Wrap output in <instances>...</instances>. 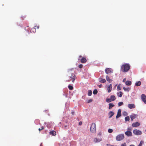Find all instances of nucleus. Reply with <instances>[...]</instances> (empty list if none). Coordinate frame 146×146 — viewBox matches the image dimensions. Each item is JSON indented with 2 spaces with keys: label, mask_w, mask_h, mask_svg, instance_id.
<instances>
[{
  "label": "nucleus",
  "mask_w": 146,
  "mask_h": 146,
  "mask_svg": "<svg viewBox=\"0 0 146 146\" xmlns=\"http://www.w3.org/2000/svg\"><path fill=\"white\" fill-rule=\"evenodd\" d=\"M67 76L68 77L66 80L67 82H69L71 80L72 82H73L76 78L75 74L71 70L68 71Z\"/></svg>",
  "instance_id": "obj_1"
},
{
  "label": "nucleus",
  "mask_w": 146,
  "mask_h": 146,
  "mask_svg": "<svg viewBox=\"0 0 146 146\" xmlns=\"http://www.w3.org/2000/svg\"><path fill=\"white\" fill-rule=\"evenodd\" d=\"M130 68L129 65L127 64H123L121 67V71L124 72H125L128 71Z\"/></svg>",
  "instance_id": "obj_2"
},
{
  "label": "nucleus",
  "mask_w": 146,
  "mask_h": 146,
  "mask_svg": "<svg viewBox=\"0 0 146 146\" xmlns=\"http://www.w3.org/2000/svg\"><path fill=\"white\" fill-rule=\"evenodd\" d=\"M124 138V135L123 134H120L118 135L116 137V140L117 141H120Z\"/></svg>",
  "instance_id": "obj_3"
},
{
  "label": "nucleus",
  "mask_w": 146,
  "mask_h": 146,
  "mask_svg": "<svg viewBox=\"0 0 146 146\" xmlns=\"http://www.w3.org/2000/svg\"><path fill=\"white\" fill-rule=\"evenodd\" d=\"M90 131L92 133H94L96 131V124L94 123H92L90 128Z\"/></svg>",
  "instance_id": "obj_4"
},
{
  "label": "nucleus",
  "mask_w": 146,
  "mask_h": 146,
  "mask_svg": "<svg viewBox=\"0 0 146 146\" xmlns=\"http://www.w3.org/2000/svg\"><path fill=\"white\" fill-rule=\"evenodd\" d=\"M133 133L136 135H141L142 133L141 131L137 129L134 130L133 131Z\"/></svg>",
  "instance_id": "obj_5"
},
{
  "label": "nucleus",
  "mask_w": 146,
  "mask_h": 146,
  "mask_svg": "<svg viewBox=\"0 0 146 146\" xmlns=\"http://www.w3.org/2000/svg\"><path fill=\"white\" fill-rule=\"evenodd\" d=\"M105 72L106 74H110L113 72V70L111 68H107L105 69Z\"/></svg>",
  "instance_id": "obj_6"
},
{
  "label": "nucleus",
  "mask_w": 146,
  "mask_h": 146,
  "mask_svg": "<svg viewBox=\"0 0 146 146\" xmlns=\"http://www.w3.org/2000/svg\"><path fill=\"white\" fill-rule=\"evenodd\" d=\"M141 97L142 100L144 103L146 104V96L144 94H142Z\"/></svg>",
  "instance_id": "obj_7"
},
{
  "label": "nucleus",
  "mask_w": 146,
  "mask_h": 146,
  "mask_svg": "<svg viewBox=\"0 0 146 146\" xmlns=\"http://www.w3.org/2000/svg\"><path fill=\"white\" fill-rule=\"evenodd\" d=\"M121 110L120 109L118 110L117 115L116 117V118H118L121 116Z\"/></svg>",
  "instance_id": "obj_8"
},
{
  "label": "nucleus",
  "mask_w": 146,
  "mask_h": 146,
  "mask_svg": "<svg viewBox=\"0 0 146 146\" xmlns=\"http://www.w3.org/2000/svg\"><path fill=\"white\" fill-rule=\"evenodd\" d=\"M140 123L138 122H136L135 123H133L132 125V126L133 127H138L139 126Z\"/></svg>",
  "instance_id": "obj_9"
},
{
  "label": "nucleus",
  "mask_w": 146,
  "mask_h": 146,
  "mask_svg": "<svg viewBox=\"0 0 146 146\" xmlns=\"http://www.w3.org/2000/svg\"><path fill=\"white\" fill-rule=\"evenodd\" d=\"M125 133L128 137L131 136L132 135V133L130 131H126L125 132Z\"/></svg>",
  "instance_id": "obj_10"
},
{
  "label": "nucleus",
  "mask_w": 146,
  "mask_h": 146,
  "mask_svg": "<svg viewBox=\"0 0 146 146\" xmlns=\"http://www.w3.org/2000/svg\"><path fill=\"white\" fill-rule=\"evenodd\" d=\"M114 113L112 111H110L108 114L109 115V118H111L114 115Z\"/></svg>",
  "instance_id": "obj_11"
},
{
  "label": "nucleus",
  "mask_w": 146,
  "mask_h": 146,
  "mask_svg": "<svg viewBox=\"0 0 146 146\" xmlns=\"http://www.w3.org/2000/svg\"><path fill=\"white\" fill-rule=\"evenodd\" d=\"M127 106L130 109H133L135 108V106L133 104H128Z\"/></svg>",
  "instance_id": "obj_12"
},
{
  "label": "nucleus",
  "mask_w": 146,
  "mask_h": 146,
  "mask_svg": "<svg viewBox=\"0 0 146 146\" xmlns=\"http://www.w3.org/2000/svg\"><path fill=\"white\" fill-rule=\"evenodd\" d=\"M112 85L111 84H110L109 85V86L107 88V90L108 92L109 93L110 92L111 90H112Z\"/></svg>",
  "instance_id": "obj_13"
},
{
  "label": "nucleus",
  "mask_w": 146,
  "mask_h": 146,
  "mask_svg": "<svg viewBox=\"0 0 146 146\" xmlns=\"http://www.w3.org/2000/svg\"><path fill=\"white\" fill-rule=\"evenodd\" d=\"M99 81L102 83H105L106 82V80L104 79H103L102 78H99Z\"/></svg>",
  "instance_id": "obj_14"
},
{
  "label": "nucleus",
  "mask_w": 146,
  "mask_h": 146,
  "mask_svg": "<svg viewBox=\"0 0 146 146\" xmlns=\"http://www.w3.org/2000/svg\"><path fill=\"white\" fill-rule=\"evenodd\" d=\"M80 61L81 63H84L86 62L87 60L85 58L83 57L81 59Z\"/></svg>",
  "instance_id": "obj_15"
},
{
  "label": "nucleus",
  "mask_w": 146,
  "mask_h": 146,
  "mask_svg": "<svg viewBox=\"0 0 146 146\" xmlns=\"http://www.w3.org/2000/svg\"><path fill=\"white\" fill-rule=\"evenodd\" d=\"M109 109L110 110L112 108V107H113L115 106V105L114 104H113L112 103H109Z\"/></svg>",
  "instance_id": "obj_16"
},
{
  "label": "nucleus",
  "mask_w": 146,
  "mask_h": 146,
  "mask_svg": "<svg viewBox=\"0 0 146 146\" xmlns=\"http://www.w3.org/2000/svg\"><path fill=\"white\" fill-rule=\"evenodd\" d=\"M106 79L107 80L109 83H111L112 81V80L110 79V78L108 76H106Z\"/></svg>",
  "instance_id": "obj_17"
},
{
  "label": "nucleus",
  "mask_w": 146,
  "mask_h": 146,
  "mask_svg": "<svg viewBox=\"0 0 146 146\" xmlns=\"http://www.w3.org/2000/svg\"><path fill=\"white\" fill-rule=\"evenodd\" d=\"M50 134L52 135H55L56 134V132L54 131H51L50 132Z\"/></svg>",
  "instance_id": "obj_18"
},
{
  "label": "nucleus",
  "mask_w": 146,
  "mask_h": 146,
  "mask_svg": "<svg viewBox=\"0 0 146 146\" xmlns=\"http://www.w3.org/2000/svg\"><path fill=\"white\" fill-rule=\"evenodd\" d=\"M125 84L127 86H130L131 84V82L130 81L127 80L125 82Z\"/></svg>",
  "instance_id": "obj_19"
},
{
  "label": "nucleus",
  "mask_w": 146,
  "mask_h": 146,
  "mask_svg": "<svg viewBox=\"0 0 146 146\" xmlns=\"http://www.w3.org/2000/svg\"><path fill=\"white\" fill-rule=\"evenodd\" d=\"M141 84V82L140 81H138V82H136L135 83V85L136 86H140Z\"/></svg>",
  "instance_id": "obj_20"
},
{
  "label": "nucleus",
  "mask_w": 146,
  "mask_h": 146,
  "mask_svg": "<svg viewBox=\"0 0 146 146\" xmlns=\"http://www.w3.org/2000/svg\"><path fill=\"white\" fill-rule=\"evenodd\" d=\"M117 95L118 96L121 97L123 95V93L121 92H119L117 93Z\"/></svg>",
  "instance_id": "obj_21"
},
{
  "label": "nucleus",
  "mask_w": 146,
  "mask_h": 146,
  "mask_svg": "<svg viewBox=\"0 0 146 146\" xmlns=\"http://www.w3.org/2000/svg\"><path fill=\"white\" fill-rule=\"evenodd\" d=\"M110 98L112 101H113L115 100L116 99L115 96L114 95L111 96H110Z\"/></svg>",
  "instance_id": "obj_22"
},
{
  "label": "nucleus",
  "mask_w": 146,
  "mask_h": 146,
  "mask_svg": "<svg viewBox=\"0 0 146 146\" xmlns=\"http://www.w3.org/2000/svg\"><path fill=\"white\" fill-rule=\"evenodd\" d=\"M136 117V115H131L130 118L132 121H133V119Z\"/></svg>",
  "instance_id": "obj_23"
},
{
  "label": "nucleus",
  "mask_w": 146,
  "mask_h": 146,
  "mask_svg": "<svg viewBox=\"0 0 146 146\" xmlns=\"http://www.w3.org/2000/svg\"><path fill=\"white\" fill-rule=\"evenodd\" d=\"M123 89L125 91H129L130 90V88H126L125 87H123Z\"/></svg>",
  "instance_id": "obj_24"
},
{
  "label": "nucleus",
  "mask_w": 146,
  "mask_h": 146,
  "mask_svg": "<svg viewBox=\"0 0 146 146\" xmlns=\"http://www.w3.org/2000/svg\"><path fill=\"white\" fill-rule=\"evenodd\" d=\"M144 142L143 141H140V143L138 145V146H142L143 144L144 143Z\"/></svg>",
  "instance_id": "obj_25"
},
{
  "label": "nucleus",
  "mask_w": 146,
  "mask_h": 146,
  "mask_svg": "<svg viewBox=\"0 0 146 146\" xmlns=\"http://www.w3.org/2000/svg\"><path fill=\"white\" fill-rule=\"evenodd\" d=\"M92 94V91L91 90H90L88 91V96H91Z\"/></svg>",
  "instance_id": "obj_26"
},
{
  "label": "nucleus",
  "mask_w": 146,
  "mask_h": 146,
  "mask_svg": "<svg viewBox=\"0 0 146 146\" xmlns=\"http://www.w3.org/2000/svg\"><path fill=\"white\" fill-rule=\"evenodd\" d=\"M106 101L108 103H109L112 101L111 100L110 98H107L106 99Z\"/></svg>",
  "instance_id": "obj_27"
},
{
  "label": "nucleus",
  "mask_w": 146,
  "mask_h": 146,
  "mask_svg": "<svg viewBox=\"0 0 146 146\" xmlns=\"http://www.w3.org/2000/svg\"><path fill=\"white\" fill-rule=\"evenodd\" d=\"M98 91L96 89L94 90L93 91V93L95 95L97 94L98 93Z\"/></svg>",
  "instance_id": "obj_28"
},
{
  "label": "nucleus",
  "mask_w": 146,
  "mask_h": 146,
  "mask_svg": "<svg viewBox=\"0 0 146 146\" xmlns=\"http://www.w3.org/2000/svg\"><path fill=\"white\" fill-rule=\"evenodd\" d=\"M68 88L70 90H72L73 89V86L71 85H69L68 86Z\"/></svg>",
  "instance_id": "obj_29"
},
{
  "label": "nucleus",
  "mask_w": 146,
  "mask_h": 146,
  "mask_svg": "<svg viewBox=\"0 0 146 146\" xmlns=\"http://www.w3.org/2000/svg\"><path fill=\"white\" fill-rule=\"evenodd\" d=\"M125 119L126 121H129L130 119V118L129 116H127L125 117Z\"/></svg>",
  "instance_id": "obj_30"
},
{
  "label": "nucleus",
  "mask_w": 146,
  "mask_h": 146,
  "mask_svg": "<svg viewBox=\"0 0 146 146\" xmlns=\"http://www.w3.org/2000/svg\"><path fill=\"white\" fill-rule=\"evenodd\" d=\"M113 130L112 129H108V131L110 133H112L113 132Z\"/></svg>",
  "instance_id": "obj_31"
},
{
  "label": "nucleus",
  "mask_w": 146,
  "mask_h": 146,
  "mask_svg": "<svg viewBox=\"0 0 146 146\" xmlns=\"http://www.w3.org/2000/svg\"><path fill=\"white\" fill-rule=\"evenodd\" d=\"M123 104V103L122 102H119L118 103L119 106H120Z\"/></svg>",
  "instance_id": "obj_32"
},
{
  "label": "nucleus",
  "mask_w": 146,
  "mask_h": 146,
  "mask_svg": "<svg viewBox=\"0 0 146 146\" xmlns=\"http://www.w3.org/2000/svg\"><path fill=\"white\" fill-rule=\"evenodd\" d=\"M44 129V127L43 126H42L41 128H39L38 129L39 131H40Z\"/></svg>",
  "instance_id": "obj_33"
},
{
  "label": "nucleus",
  "mask_w": 146,
  "mask_h": 146,
  "mask_svg": "<svg viewBox=\"0 0 146 146\" xmlns=\"http://www.w3.org/2000/svg\"><path fill=\"white\" fill-rule=\"evenodd\" d=\"M92 100L91 99H90V100H88V101L87 102L88 103H90L91 102H92Z\"/></svg>",
  "instance_id": "obj_34"
},
{
  "label": "nucleus",
  "mask_w": 146,
  "mask_h": 146,
  "mask_svg": "<svg viewBox=\"0 0 146 146\" xmlns=\"http://www.w3.org/2000/svg\"><path fill=\"white\" fill-rule=\"evenodd\" d=\"M117 89L119 90H121V88H120V86L119 85L117 86Z\"/></svg>",
  "instance_id": "obj_35"
},
{
  "label": "nucleus",
  "mask_w": 146,
  "mask_h": 146,
  "mask_svg": "<svg viewBox=\"0 0 146 146\" xmlns=\"http://www.w3.org/2000/svg\"><path fill=\"white\" fill-rule=\"evenodd\" d=\"M82 67H83V65L82 64H80L79 66V67L80 68H82Z\"/></svg>",
  "instance_id": "obj_36"
},
{
  "label": "nucleus",
  "mask_w": 146,
  "mask_h": 146,
  "mask_svg": "<svg viewBox=\"0 0 146 146\" xmlns=\"http://www.w3.org/2000/svg\"><path fill=\"white\" fill-rule=\"evenodd\" d=\"M121 146H126V143H124L121 145Z\"/></svg>",
  "instance_id": "obj_37"
},
{
  "label": "nucleus",
  "mask_w": 146,
  "mask_h": 146,
  "mask_svg": "<svg viewBox=\"0 0 146 146\" xmlns=\"http://www.w3.org/2000/svg\"><path fill=\"white\" fill-rule=\"evenodd\" d=\"M94 141L95 142H97L98 141V139H97L96 138H95L94 139Z\"/></svg>",
  "instance_id": "obj_38"
},
{
  "label": "nucleus",
  "mask_w": 146,
  "mask_h": 146,
  "mask_svg": "<svg viewBox=\"0 0 146 146\" xmlns=\"http://www.w3.org/2000/svg\"><path fill=\"white\" fill-rule=\"evenodd\" d=\"M107 146H114L113 145H111L110 144H107Z\"/></svg>",
  "instance_id": "obj_39"
},
{
  "label": "nucleus",
  "mask_w": 146,
  "mask_h": 146,
  "mask_svg": "<svg viewBox=\"0 0 146 146\" xmlns=\"http://www.w3.org/2000/svg\"><path fill=\"white\" fill-rule=\"evenodd\" d=\"M71 113L72 114V115H73L74 114V111H72Z\"/></svg>",
  "instance_id": "obj_40"
},
{
  "label": "nucleus",
  "mask_w": 146,
  "mask_h": 146,
  "mask_svg": "<svg viewBox=\"0 0 146 146\" xmlns=\"http://www.w3.org/2000/svg\"><path fill=\"white\" fill-rule=\"evenodd\" d=\"M79 124L80 125H81L82 124V122H81V121H80V122H79Z\"/></svg>",
  "instance_id": "obj_41"
},
{
  "label": "nucleus",
  "mask_w": 146,
  "mask_h": 146,
  "mask_svg": "<svg viewBox=\"0 0 146 146\" xmlns=\"http://www.w3.org/2000/svg\"><path fill=\"white\" fill-rule=\"evenodd\" d=\"M98 86V87L99 88H101V87L102 86V84L99 85Z\"/></svg>",
  "instance_id": "obj_42"
},
{
  "label": "nucleus",
  "mask_w": 146,
  "mask_h": 146,
  "mask_svg": "<svg viewBox=\"0 0 146 146\" xmlns=\"http://www.w3.org/2000/svg\"><path fill=\"white\" fill-rule=\"evenodd\" d=\"M125 80H126V79L125 78L123 80V82H125Z\"/></svg>",
  "instance_id": "obj_43"
},
{
  "label": "nucleus",
  "mask_w": 146,
  "mask_h": 146,
  "mask_svg": "<svg viewBox=\"0 0 146 146\" xmlns=\"http://www.w3.org/2000/svg\"><path fill=\"white\" fill-rule=\"evenodd\" d=\"M127 130H131V129L130 128H128L127 129Z\"/></svg>",
  "instance_id": "obj_44"
},
{
  "label": "nucleus",
  "mask_w": 146,
  "mask_h": 146,
  "mask_svg": "<svg viewBox=\"0 0 146 146\" xmlns=\"http://www.w3.org/2000/svg\"><path fill=\"white\" fill-rule=\"evenodd\" d=\"M124 113H126V112L125 111H124V112L123 113V115H124Z\"/></svg>",
  "instance_id": "obj_45"
},
{
  "label": "nucleus",
  "mask_w": 146,
  "mask_h": 146,
  "mask_svg": "<svg viewBox=\"0 0 146 146\" xmlns=\"http://www.w3.org/2000/svg\"><path fill=\"white\" fill-rule=\"evenodd\" d=\"M129 146H135V145H130Z\"/></svg>",
  "instance_id": "obj_46"
},
{
  "label": "nucleus",
  "mask_w": 146,
  "mask_h": 146,
  "mask_svg": "<svg viewBox=\"0 0 146 146\" xmlns=\"http://www.w3.org/2000/svg\"><path fill=\"white\" fill-rule=\"evenodd\" d=\"M40 146H42V143H41L40 145Z\"/></svg>",
  "instance_id": "obj_47"
},
{
  "label": "nucleus",
  "mask_w": 146,
  "mask_h": 146,
  "mask_svg": "<svg viewBox=\"0 0 146 146\" xmlns=\"http://www.w3.org/2000/svg\"><path fill=\"white\" fill-rule=\"evenodd\" d=\"M81 57H82L81 56H79V58H81Z\"/></svg>",
  "instance_id": "obj_48"
},
{
  "label": "nucleus",
  "mask_w": 146,
  "mask_h": 146,
  "mask_svg": "<svg viewBox=\"0 0 146 146\" xmlns=\"http://www.w3.org/2000/svg\"><path fill=\"white\" fill-rule=\"evenodd\" d=\"M33 29V30H35V29Z\"/></svg>",
  "instance_id": "obj_49"
},
{
  "label": "nucleus",
  "mask_w": 146,
  "mask_h": 146,
  "mask_svg": "<svg viewBox=\"0 0 146 146\" xmlns=\"http://www.w3.org/2000/svg\"><path fill=\"white\" fill-rule=\"evenodd\" d=\"M39 27H37V28H38H38Z\"/></svg>",
  "instance_id": "obj_50"
},
{
  "label": "nucleus",
  "mask_w": 146,
  "mask_h": 146,
  "mask_svg": "<svg viewBox=\"0 0 146 146\" xmlns=\"http://www.w3.org/2000/svg\"><path fill=\"white\" fill-rule=\"evenodd\" d=\"M145 131L146 132V130H145Z\"/></svg>",
  "instance_id": "obj_51"
}]
</instances>
